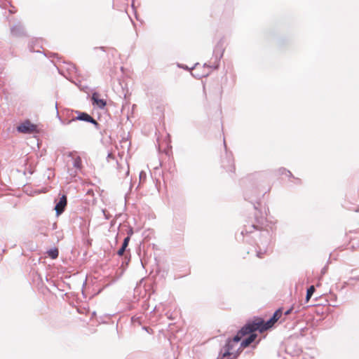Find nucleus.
<instances>
[{"label":"nucleus","instance_id":"nucleus-5","mask_svg":"<svg viewBox=\"0 0 359 359\" xmlns=\"http://www.w3.org/2000/svg\"><path fill=\"white\" fill-rule=\"evenodd\" d=\"M283 314V310L281 309H278L273 315L272 318L264 322V328L268 330L271 328L281 317Z\"/></svg>","mask_w":359,"mask_h":359},{"label":"nucleus","instance_id":"nucleus-4","mask_svg":"<svg viewBox=\"0 0 359 359\" xmlns=\"http://www.w3.org/2000/svg\"><path fill=\"white\" fill-rule=\"evenodd\" d=\"M283 314V310L281 309H278L273 315L272 318L264 322V328L268 330L271 328L281 317Z\"/></svg>","mask_w":359,"mask_h":359},{"label":"nucleus","instance_id":"nucleus-11","mask_svg":"<svg viewBox=\"0 0 359 359\" xmlns=\"http://www.w3.org/2000/svg\"><path fill=\"white\" fill-rule=\"evenodd\" d=\"M47 254L48 255V256L50 258L55 259L58 257L59 252H58L57 248H53V249H50V250H48L47 252Z\"/></svg>","mask_w":359,"mask_h":359},{"label":"nucleus","instance_id":"nucleus-3","mask_svg":"<svg viewBox=\"0 0 359 359\" xmlns=\"http://www.w3.org/2000/svg\"><path fill=\"white\" fill-rule=\"evenodd\" d=\"M17 130L23 134H35L40 132L39 126L32 123L29 120H25L19 124Z\"/></svg>","mask_w":359,"mask_h":359},{"label":"nucleus","instance_id":"nucleus-6","mask_svg":"<svg viewBox=\"0 0 359 359\" xmlns=\"http://www.w3.org/2000/svg\"><path fill=\"white\" fill-rule=\"evenodd\" d=\"M67 196L65 195H62L55 207L57 215H60L64 212L65 207L67 206Z\"/></svg>","mask_w":359,"mask_h":359},{"label":"nucleus","instance_id":"nucleus-10","mask_svg":"<svg viewBox=\"0 0 359 359\" xmlns=\"http://www.w3.org/2000/svg\"><path fill=\"white\" fill-rule=\"evenodd\" d=\"M224 51L223 43L222 41L219 42L215 49V54L216 56H219L222 57Z\"/></svg>","mask_w":359,"mask_h":359},{"label":"nucleus","instance_id":"nucleus-15","mask_svg":"<svg viewBox=\"0 0 359 359\" xmlns=\"http://www.w3.org/2000/svg\"><path fill=\"white\" fill-rule=\"evenodd\" d=\"M292 310V308H290V309L287 310V311L285 312V315H286V316H287V315L290 314V313H291Z\"/></svg>","mask_w":359,"mask_h":359},{"label":"nucleus","instance_id":"nucleus-16","mask_svg":"<svg viewBox=\"0 0 359 359\" xmlns=\"http://www.w3.org/2000/svg\"><path fill=\"white\" fill-rule=\"evenodd\" d=\"M262 220H263V217H262V218H261V219H259L257 222H258L259 224V223H262Z\"/></svg>","mask_w":359,"mask_h":359},{"label":"nucleus","instance_id":"nucleus-14","mask_svg":"<svg viewBox=\"0 0 359 359\" xmlns=\"http://www.w3.org/2000/svg\"><path fill=\"white\" fill-rule=\"evenodd\" d=\"M218 97L220 98L221 96H222V90L220 87H218Z\"/></svg>","mask_w":359,"mask_h":359},{"label":"nucleus","instance_id":"nucleus-2","mask_svg":"<svg viewBox=\"0 0 359 359\" xmlns=\"http://www.w3.org/2000/svg\"><path fill=\"white\" fill-rule=\"evenodd\" d=\"M266 329L264 326V320L261 319L256 320L252 323H248V346L252 343L257 335L255 333L256 331H259L260 333L266 331Z\"/></svg>","mask_w":359,"mask_h":359},{"label":"nucleus","instance_id":"nucleus-1","mask_svg":"<svg viewBox=\"0 0 359 359\" xmlns=\"http://www.w3.org/2000/svg\"><path fill=\"white\" fill-rule=\"evenodd\" d=\"M245 334H247V325L243 326L233 339L228 341L222 350L221 359H235L243 348L247 346V339L241 341V338Z\"/></svg>","mask_w":359,"mask_h":359},{"label":"nucleus","instance_id":"nucleus-9","mask_svg":"<svg viewBox=\"0 0 359 359\" xmlns=\"http://www.w3.org/2000/svg\"><path fill=\"white\" fill-rule=\"evenodd\" d=\"M130 239V236H127L126 238H125L121 248L117 252V254H118V256H123V255L124 252H125L126 248L128 245Z\"/></svg>","mask_w":359,"mask_h":359},{"label":"nucleus","instance_id":"nucleus-12","mask_svg":"<svg viewBox=\"0 0 359 359\" xmlns=\"http://www.w3.org/2000/svg\"><path fill=\"white\" fill-rule=\"evenodd\" d=\"M314 292H315V287L313 285L310 286L309 288L307 290V292H306V302L309 301V299L312 297Z\"/></svg>","mask_w":359,"mask_h":359},{"label":"nucleus","instance_id":"nucleus-7","mask_svg":"<svg viewBox=\"0 0 359 359\" xmlns=\"http://www.w3.org/2000/svg\"><path fill=\"white\" fill-rule=\"evenodd\" d=\"M92 100L93 101V104H96L100 108H104L106 106V102L100 98V94L97 93H94L93 94Z\"/></svg>","mask_w":359,"mask_h":359},{"label":"nucleus","instance_id":"nucleus-13","mask_svg":"<svg viewBox=\"0 0 359 359\" xmlns=\"http://www.w3.org/2000/svg\"><path fill=\"white\" fill-rule=\"evenodd\" d=\"M74 165L76 168H80L81 166V160L80 157H77L75 158L74 162Z\"/></svg>","mask_w":359,"mask_h":359},{"label":"nucleus","instance_id":"nucleus-17","mask_svg":"<svg viewBox=\"0 0 359 359\" xmlns=\"http://www.w3.org/2000/svg\"><path fill=\"white\" fill-rule=\"evenodd\" d=\"M253 227L256 229H258L259 228L257 226H256L255 224H253Z\"/></svg>","mask_w":359,"mask_h":359},{"label":"nucleus","instance_id":"nucleus-18","mask_svg":"<svg viewBox=\"0 0 359 359\" xmlns=\"http://www.w3.org/2000/svg\"><path fill=\"white\" fill-rule=\"evenodd\" d=\"M287 172H288L289 175H292L290 171H287Z\"/></svg>","mask_w":359,"mask_h":359},{"label":"nucleus","instance_id":"nucleus-8","mask_svg":"<svg viewBox=\"0 0 359 359\" xmlns=\"http://www.w3.org/2000/svg\"><path fill=\"white\" fill-rule=\"evenodd\" d=\"M76 119L93 123L94 124L97 123V121L92 116H90L86 113H81V114L79 116H77Z\"/></svg>","mask_w":359,"mask_h":359}]
</instances>
